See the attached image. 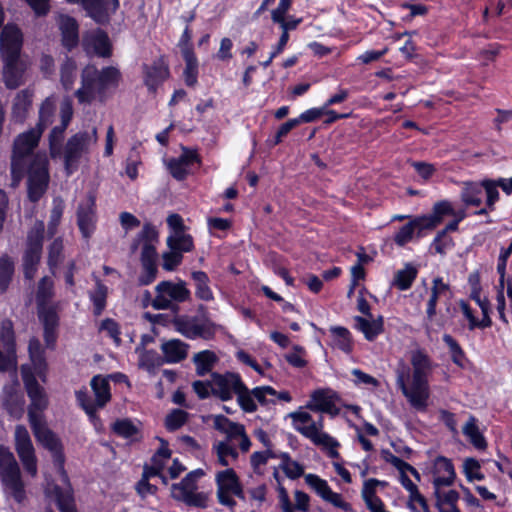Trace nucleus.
I'll list each match as a JSON object with an SVG mask.
<instances>
[{"label":"nucleus","instance_id":"nucleus-19","mask_svg":"<svg viewBox=\"0 0 512 512\" xmlns=\"http://www.w3.org/2000/svg\"><path fill=\"white\" fill-rule=\"evenodd\" d=\"M81 7L86 15L96 24L107 25L120 4L119 0H81Z\"/></svg>","mask_w":512,"mask_h":512},{"label":"nucleus","instance_id":"nucleus-30","mask_svg":"<svg viewBox=\"0 0 512 512\" xmlns=\"http://www.w3.org/2000/svg\"><path fill=\"white\" fill-rule=\"evenodd\" d=\"M185 68L183 70V79L187 87L194 88L198 84L199 62L194 51L187 49L182 55Z\"/></svg>","mask_w":512,"mask_h":512},{"label":"nucleus","instance_id":"nucleus-16","mask_svg":"<svg viewBox=\"0 0 512 512\" xmlns=\"http://www.w3.org/2000/svg\"><path fill=\"white\" fill-rule=\"evenodd\" d=\"M305 482L324 501L344 512H353L352 505L345 501L341 494L334 492L328 482L320 476L312 473L306 474Z\"/></svg>","mask_w":512,"mask_h":512},{"label":"nucleus","instance_id":"nucleus-26","mask_svg":"<svg viewBox=\"0 0 512 512\" xmlns=\"http://www.w3.org/2000/svg\"><path fill=\"white\" fill-rule=\"evenodd\" d=\"M355 328L361 331L368 341H374L384 332V317L379 315L376 319L369 320L365 317L355 316Z\"/></svg>","mask_w":512,"mask_h":512},{"label":"nucleus","instance_id":"nucleus-41","mask_svg":"<svg viewBox=\"0 0 512 512\" xmlns=\"http://www.w3.org/2000/svg\"><path fill=\"white\" fill-rule=\"evenodd\" d=\"M330 332L334 345L346 354L353 351V339L351 332L343 326H331Z\"/></svg>","mask_w":512,"mask_h":512},{"label":"nucleus","instance_id":"nucleus-27","mask_svg":"<svg viewBox=\"0 0 512 512\" xmlns=\"http://www.w3.org/2000/svg\"><path fill=\"white\" fill-rule=\"evenodd\" d=\"M188 344L179 339H171L161 345L166 363H179L188 355Z\"/></svg>","mask_w":512,"mask_h":512},{"label":"nucleus","instance_id":"nucleus-31","mask_svg":"<svg viewBox=\"0 0 512 512\" xmlns=\"http://www.w3.org/2000/svg\"><path fill=\"white\" fill-rule=\"evenodd\" d=\"M460 199L466 207H479L482 204V180L464 182Z\"/></svg>","mask_w":512,"mask_h":512},{"label":"nucleus","instance_id":"nucleus-33","mask_svg":"<svg viewBox=\"0 0 512 512\" xmlns=\"http://www.w3.org/2000/svg\"><path fill=\"white\" fill-rule=\"evenodd\" d=\"M191 279L194 282L196 298L206 302L214 300V294L209 285L210 278L206 272L201 270L192 271Z\"/></svg>","mask_w":512,"mask_h":512},{"label":"nucleus","instance_id":"nucleus-14","mask_svg":"<svg viewBox=\"0 0 512 512\" xmlns=\"http://www.w3.org/2000/svg\"><path fill=\"white\" fill-rule=\"evenodd\" d=\"M240 477L233 468L218 471L215 475L216 495L219 504L233 510L237 502L231 493L241 484Z\"/></svg>","mask_w":512,"mask_h":512},{"label":"nucleus","instance_id":"nucleus-48","mask_svg":"<svg viewBox=\"0 0 512 512\" xmlns=\"http://www.w3.org/2000/svg\"><path fill=\"white\" fill-rule=\"evenodd\" d=\"M67 127L57 125L52 128L49 134V153L52 159H56L62 155L64 133Z\"/></svg>","mask_w":512,"mask_h":512},{"label":"nucleus","instance_id":"nucleus-2","mask_svg":"<svg viewBox=\"0 0 512 512\" xmlns=\"http://www.w3.org/2000/svg\"><path fill=\"white\" fill-rule=\"evenodd\" d=\"M409 366L403 364L396 370V385L408 402L419 411L427 408L430 396L429 375L433 370V361L427 352L418 348L411 352Z\"/></svg>","mask_w":512,"mask_h":512},{"label":"nucleus","instance_id":"nucleus-60","mask_svg":"<svg viewBox=\"0 0 512 512\" xmlns=\"http://www.w3.org/2000/svg\"><path fill=\"white\" fill-rule=\"evenodd\" d=\"M53 114H54V105L49 99H46L45 101H43V103L40 106L39 120L36 124V128L41 129V131L43 132L45 130V128L47 127V125L51 123Z\"/></svg>","mask_w":512,"mask_h":512},{"label":"nucleus","instance_id":"nucleus-1","mask_svg":"<svg viewBox=\"0 0 512 512\" xmlns=\"http://www.w3.org/2000/svg\"><path fill=\"white\" fill-rule=\"evenodd\" d=\"M30 364H22L20 374L24 389L30 404L28 406V421L35 439L52 455L56 471L65 475V453L61 439L52 431L45 420L44 411L49 406V398L44 387L48 379V363L45 349L37 337H31L28 342Z\"/></svg>","mask_w":512,"mask_h":512},{"label":"nucleus","instance_id":"nucleus-4","mask_svg":"<svg viewBox=\"0 0 512 512\" xmlns=\"http://www.w3.org/2000/svg\"><path fill=\"white\" fill-rule=\"evenodd\" d=\"M22 35L18 28L5 27L0 38V56L3 62L2 80L9 90L25 82L27 63L21 58Z\"/></svg>","mask_w":512,"mask_h":512},{"label":"nucleus","instance_id":"nucleus-6","mask_svg":"<svg viewBox=\"0 0 512 512\" xmlns=\"http://www.w3.org/2000/svg\"><path fill=\"white\" fill-rule=\"evenodd\" d=\"M27 197L30 202L37 203L46 193L50 175L49 162L45 155H33L26 162Z\"/></svg>","mask_w":512,"mask_h":512},{"label":"nucleus","instance_id":"nucleus-3","mask_svg":"<svg viewBox=\"0 0 512 512\" xmlns=\"http://www.w3.org/2000/svg\"><path fill=\"white\" fill-rule=\"evenodd\" d=\"M121 77L117 67L105 66L98 69L95 64L89 63L81 70V86L75 91L74 96L79 104H91L96 99L104 102L108 91L119 86Z\"/></svg>","mask_w":512,"mask_h":512},{"label":"nucleus","instance_id":"nucleus-20","mask_svg":"<svg viewBox=\"0 0 512 512\" xmlns=\"http://www.w3.org/2000/svg\"><path fill=\"white\" fill-rule=\"evenodd\" d=\"M433 488L452 486L456 479L455 467L451 459L437 456L433 465Z\"/></svg>","mask_w":512,"mask_h":512},{"label":"nucleus","instance_id":"nucleus-15","mask_svg":"<svg viewBox=\"0 0 512 512\" xmlns=\"http://www.w3.org/2000/svg\"><path fill=\"white\" fill-rule=\"evenodd\" d=\"M76 218L82 237L86 240L90 239L96 230L98 219L96 194L94 192H88L85 201L78 205Z\"/></svg>","mask_w":512,"mask_h":512},{"label":"nucleus","instance_id":"nucleus-44","mask_svg":"<svg viewBox=\"0 0 512 512\" xmlns=\"http://www.w3.org/2000/svg\"><path fill=\"white\" fill-rule=\"evenodd\" d=\"M15 265L12 258L4 254L0 256V295L7 292L13 280Z\"/></svg>","mask_w":512,"mask_h":512},{"label":"nucleus","instance_id":"nucleus-21","mask_svg":"<svg viewBox=\"0 0 512 512\" xmlns=\"http://www.w3.org/2000/svg\"><path fill=\"white\" fill-rule=\"evenodd\" d=\"M423 230H428L425 222L421 216H415L399 228L394 234L393 241L398 247H404L412 241L415 234L418 238L422 237Z\"/></svg>","mask_w":512,"mask_h":512},{"label":"nucleus","instance_id":"nucleus-39","mask_svg":"<svg viewBox=\"0 0 512 512\" xmlns=\"http://www.w3.org/2000/svg\"><path fill=\"white\" fill-rule=\"evenodd\" d=\"M64 244L62 237H56L48 246V257H47V265L53 276L56 275V271L59 267V264L62 262L64 255Z\"/></svg>","mask_w":512,"mask_h":512},{"label":"nucleus","instance_id":"nucleus-42","mask_svg":"<svg viewBox=\"0 0 512 512\" xmlns=\"http://www.w3.org/2000/svg\"><path fill=\"white\" fill-rule=\"evenodd\" d=\"M55 295L54 281L49 276L42 277L37 285L36 290V306L43 307L51 305L50 301Z\"/></svg>","mask_w":512,"mask_h":512},{"label":"nucleus","instance_id":"nucleus-55","mask_svg":"<svg viewBox=\"0 0 512 512\" xmlns=\"http://www.w3.org/2000/svg\"><path fill=\"white\" fill-rule=\"evenodd\" d=\"M433 495L436 499L435 507L436 509L444 508V505H448L450 509L454 507H458L457 503L460 499V495L458 491L451 489L447 492H442L441 488H434Z\"/></svg>","mask_w":512,"mask_h":512},{"label":"nucleus","instance_id":"nucleus-23","mask_svg":"<svg viewBox=\"0 0 512 512\" xmlns=\"http://www.w3.org/2000/svg\"><path fill=\"white\" fill-rule=\"evenodd\" d=\"M305 407L310 411L327 413L332 416L339 413V408L335 405L332 397L328 396L323 389L313 391Z\"/></svg>","mask_w":512,"mask_h":512},{"label":"nucleus","instance_id":"nucleus-43","mask_svg":"<svg viewBox=\"0 0 512 512\" xmlns=\"http://www.w3.org/2000/svg\"><path fill=\"white\" fill-rule=\"evenodd\" d=\"M77 77V64L73 58L66 57L60 67V82L65 91L73 89Z\"/></svg>","mask_w":512,"mask_h":512},{"label":"nucleus","instance_id":"nucleus-28","mask_svg":"<svg viewBox=\"0 0 512 512\" xmlns=\"http://www.w3.org/2000/svg\"><path fill=\"white\" fill-rule=\"evenodd\" d=\"M0 480L12 498L19 504L26 499L25 485L21 478V471L9 473L1 476Z\"/></svg>","mask_w":512,"mask_h":512},{"label":"nucleus","instance_id":"nucleus-64","mask_svg":"<svg viewBox=\"0 0 512 512\" xmlns=\"http://www.w3.org/2000/svg\"><path fill=\"white\" fill-rule=\"evenodd\" d=\"M162 268L165 271H174L183 261V254L176 250L164 252L162 255Z\"/></svg>","mask_w":512,"mask_h":512},{"label":"nucleus","instance_id":"nucleus-24","mask_svg":"<svg viewBox=\"0 0 512 512\" xmlns=\"http://www.w3.org/2000/svg\"><path fill=\"white\" fill-rule=\"evenodd\" d=\"M25 399L24 395L14 387H8L4 391L3 407L5 411L14 419H21L24 414Z\"/></svg>","mask_w":512,"mask_h":512},{"label":"nucleus","instance_id":"nucleus-50","mask_svg":"<svg viewBox=\"0 0 512 512\" xmlns=\"http://www.w3.org/2000/svg\"><path fill=\"white\" fill-rule=\"evenodd\" d=\"M15 450L18 455L35 451L30 434L24 425L15 428Z\"/></svg>","mask_w":512,"mask_h":512},{"label":"nucleus","instance_id":"nucleus-59","mask_svg":"<svg viewBox=\"0 0 512 512\" xmlns=\"http://www.w3.org/2000/svg\"><path fill=\"white\" fill-rule=\"evenodd\" d=\"M463 467L464 474L469 482L474 480L481 481L485 478L484 474L480 471L481 465L475 458L465 459Z\"/></svg>","mask_w":512,"mask_h":512},{"label":"nucleus","instance_id":"nucleus-52","mask_svg":"<svg viewBox=\"0 0 512 512\" xmlns=\"http://www.w3.org/2000/svg\"><path fill=\"white\" fill-rule=\"evenodd\" d=\"M111 429L114 434L125 439H133L140 434L139 428L129 418L117 419Z\"/></svg>","mask_w":512,"mask_h":512},{"label":"nucleus","instance_id":"nucleus-51","mask_svg":"<svg viewBox=\"0 0 512 512\" xmlns=\"http://www.w3.org/2000/svg\"><path fill=\"white\" fill-rule=\"evenodd\" d=\"M213 450H215L217 454L218 464L227 467L229 466L228 458H232L236 461L239 457V453L237 449L230 445L227 441H220L213 445Z\"/></svg>","mask_w":512,"mask_h":512},{"label":"nucleus","instance_id":"nucleus-8","mask_svg":"<svg viewBox=\"0 0 512 512\" xmlns=\"http://www.w3.org/2000/svg\"><path fill=\"white\" fill-rule=\"evenodd\" d=\"M293 421L294 429L305 438L312 441L314 445L325 444L330 440V435L323 432L324 419L320 416L318 420H313L310 413L305 411H294L289 414Z\"/></svg>","mask_w":512,"mask_h":512},{"label":"nucleus","instance_id":"nucleus-5","mask_svg":"<svg viewBox=\"0 0 512 512\" xmlns=\"http://www.w3.org/2000/svg\"><path fill=\"white\" fill-rule=\"evenodd\" d=\"M41 129L32 128L19 134L13 143L11 156V178L13 185H18L26 173V162L34 155L42 135Z\"/></svg>","mask_w":512,"mask_h":512},{"label":"nucleus","instance_id":"nucleus-40","mask_svg":"<svg viewBox=\"0 0 512 512\" xmlns=\"http://www.w3.org/2000/svg\"><path fill=\"white\" fill-rule=\"evenodd\" d=\"M193 361L196 365V374L198 376H205L212 371L218 361V357L211 350H203L194 355Z\"/></svg>","mask_w":512,"mask_h":512},{"label":"nucleus","instance_id":"nucleus-11","mask_svg":"<svg viewBox=\"0 0 512 512\" xmlns=\"http://www.w3.org/2000/svg\"><path fill=\"white\" fill-rule=\"evenodd\" d=\"M81 47L85 55L89 58H110L113 55V45L108 33L96 28L85 32L82 35Z\"/></svg>","mask_w":512,"mask_h":512},{"label":"nucleus","instance_id":"nucleus-58","mask_svg":"<svg viewBox=\"0 0 512 512\" xmlns=\"http://www.w3.org/2000/svg\"><path fill=\"white\" fill-rule=\"evenodd\" d=\"M305 355V349L302 346L295 345L293 351L285 354L284 358L292 367L302 369L308 364Z\"/></svg>","mask_w":512,"mask_h":512},{"label":"nucleus","instance_id":"nucleus-32","mask_svg":"<svg viewBox=\"0 0 512 512\" xmlns=\"http://www.w3.org/2000/svg\"><path fill=\"white\" fill-rule=\"evenodd\" d=\"M108 287L97 277H95V287L89 291V299L93 305V315L99 317L107 306Z\"/></svg>","mask_w":512,"mask_h":512},{"label":"nucleus","instance_id":"nucleus-46","mask_svg":"<svg viewBox=\"0 0 512 512\" xmlns=\"http://www.w3.org/2000/svg\"><path fill=\"white\" fill-rule=\"evenodd\" d=\"M42 253L25 249L22 256L23 274L26 280H32L38 270Z\"/></svg>","mask_w":512,"mask_h":512},{"label":"nucleus","instance_id":"nucleus-7","mask_svg":"<svg viewBox=\"0 0 512 512\" xmlns=\"http://www.w3.org/2000/svg\"><path fill=\"white\" fill-rule=\"evenodd\" d=\"M155 290L157 294L151 303L155 310L170 309L177 314L178 303L186 302L191 298V292L183 280H179L177 283L163 280L156 285Z\"/></svg>","mask_w":512,"mask_h":512},{"label":"nucleus","instance_id":"nucleus-35","mask_svg":"<svg viewBox=\"0 0 512 512\" xmlns=\"http://www.w3.org/2000/svg\"><path fill=\"white\" fill-rule=\"evenodd\" d=\"M44 237L45 224L42 220H37L27 233L25 249L42 253Z\"/></svg>","mask_w":512,"mask_h":512},{"label":"nucleus","instance_id":"nucleus-18","mask_svg":"<svg viewBox=\"0 0 512 512\" xmlns=\"http://www.w3.org/2000/svg\"><path fill=\"white\" fill-rule=\"evenodd\" d=\"M213 396L221 401H229L233 398V394L238 391V383L243 382L239 373L235 372H211Z\"/></svg>","mask_w":512,"mask_h":512},{"label":"nucleus","instance_id":"nucleus-37","mask_svg":"<svg viewBox=\"0 0 512 512\" xmlns=\"http://www.w3.org/2000/svg\"><path fill=\"white\" fill-rule=\"evenodd\" d=\"M418 275V270L415 266L408 263L401 270H398L393 279V286H395L400 291H406L410 289L416 280Z\"/></svg>","mask_w":512,"mask_h":512},{"label":"nucleus","instance_id":"nucleus-47","mask_svg":"<svg viewBox=\"0 0 512 512\" xmlns=\"http://www.w3.org/2000/svg\"><path fill=\"white\" fill-rule=\"evenodd\" d=\"M57 310V304L37 307L38 318L43 328H58L60 323V317L58 315Z\"/></svg>","mask_w":512,"mask_h":512},{"label":"nucleus","instance_id":"nucleus-63","mask_svg":"<svg viewBox=\"0 0 512 512\" xmlns=\"http://www.w3.org/2000/svg\"><path fill=\"white\" fill-rule=\"evenodd\" d=\"M167 167L171 176L178 181L185 180L189 175L188 167H186L178 158H171Z\"/></svg>","mask_w":512,"mask_h":512},{"label":"nucleus","instance_id":"nucleus-57","mask_svg":"<svg viewBox=\"0 0 512 512\" xmlns=\"http://www.w3.org/2000/svg\"><path fill=\"white\" fill-rule=\"evenodd\" d=\"M189 413L182 409H173L165 417V428L169 432H174L186 424Z\"/></svg>","mask_w":512,"mask_h":512},{"label":"nucleus","instance_id":"nucleus-34","mask_svg":"<svg viewBox=\"0 0 512 512\" xmlns=\"http://www.w3.org/2000/svg\"><path fill=\"white\" fill-rule=\"evenodd\" d=\"M95 394V402L99 408H103L111 400V388L106 377L95 375L90 382Z\"/></svg>","mask_w":512,"mask_h":512},{"label":"nucleus","instance_id":"nucleus-53","mask_svg":"<svg viewBox=\"0 0 512 512\" xmlns=\"http://www.w3.org/2000/svg\"><path fill=\"white\" fill-rule=\"evenodd\" d=\"M442 340L449 349L452 362L458 367L464 368L466 354L459 342L450 334H444Z\"/></svg>","mask_w":512,"mask_h":512},{"label":"nucleus","instance_id":"nucleus-13","mask_svg":"<svg viewBox=\"0 0 512 512\" xmlns=\"http://www.w3.org/2000/svg\"><path fill=\"white\" fill-rule=\"evenodd\" d=\"M89 141L90 136L86 131L78 132L67 140L62 150L66 176H71L78 170L80 159L87 150Z\"/></svg>","mask_w":512,"mask_h":512},{"label":"nucleus","instance_id":"nucleus-12","mask_svg":"<svg viewBox=\"0 0 512 512\" xmlns=\"http://www.w3.org/2000/svg\"><path fill=\"white\" fill-rule=\"evenodd\" d=\"M172 324L177 332L185 338L195 340L202 338L211 340L215 337V325L212 322L197 323V317L176 314L172 319Z\"/></svg>","mask_w":512,"mask_h":512},{"label":"nucleus","instance_id":"nucleus-61","mask_svg":"<svg viewBox=\"0 0 512 512\" xmlns=\"http://www.w3.org/2000/svg\"><path fill=\"white\" fill-rule=\"evenodd\" d=\"M100 331H105L107 335L113 339L114 343L119 346L121 344V329L118 322L112 318H105L102 320L100 327Z\"/></svg>","mask_w":512,"mask_h":512},{"label":"nucleus","instance_id":"nucleus-25","mask_svg":"<svg viewBox=\"0 0 512 512\" xmlns=\"http://www.w3.org/2000/svg\"><path fill=\"white\" fill-rule=\"evenodd\" d=\"M61 44L69 52L79 44V24L74 17L66 16L61 24Z\"/></svg>","mask_w":512,"mask_h":512},{"label":"nucleus","instance_id":"nucleus-62","mask_svg":"<svg viewBox=\"0 0 512 512\" xmlns=\"http://www.w3.org/2000/svg\"><path fill=\"white\" fill-rule=\"evenodd\" d=\"M142 272L138 278V283L141 286H147L153 283L157 277L158 268L157 262L141 263Z\"/></svg>","mask_w":512,"mask_h":512},{"label":"nucleus","instance_id":"nucleus-22","mask_svg":"<svg viewBox=\"0 0 512 512\" xmlns=\"http://www.w3.org/2000/svg\"><path fill=\"white\" fill-rule=\"evenodd\" d=\"M34 93L31 89L25 88L19 91L14 97L11 116L15 123H24L32 106Z\"/></svg>","mask_w":512,"mask_h":512},{"label":"nucleus","instance_id":"nucleus-56","mask_svg":"<svg viewBox=\"0 0 512 512\" xmlns=\"http://www.w3.org/2000/svg\"><path fill=\"white\" fill-rule=\"evenodd\" d=\"M64 213V203L60 199L59 201H53V207L50 211V218L47 226V236L53 238L57 233L58 226L61 222Z\"/></svg>","mask_w":512,"mask_h":512},{"label":"nucleus","instance_id":"nucleus-45","mask_svg":"<svg viewBox=\"0 0 512 512\" xmlns=\"http://www.w3.org/2000/svg\"><path fill=\"white\" fill-rule=\"evenodd\" d=\"M167 246L181 254L191 252L195 247L193 237L185 232L171 234L167 238Z\"/></svg>","mask_w":512,"mask_h":512},{"label":"nucleus","instance_id":"nucleus-29","mask_svg":"<svg viewBox=\"0 0 512 512\" xmlns=\"http://www.w3.org/2000/svg\"><path fill=\"white\" fill-rule=\"evenodd\" d=\"M454 213V208L448 200H441L433 205L432 213L428 215H421L428 230L435 229L443 220L445 216H451Z\"/></svg>","mask_w":512,"mask_h":512},{"label":"nucleus","instance_id":"nucleus-38","mask_svg":"<svg viewBox=\"0 0 512 512\" xmlns=\"http://www.w3.org/2000/svg\"><path fill=\"white\" fill-rule=\"evenodd\" d=\"M463 433L469 438L470 443L478 450H485L488 446L486 438L480 432L477 419L470 416L463 427Z\"/></svg>","mask_w":512,"mask_h":512},{"label":"nucleus","instance_id":"nucleus-36","mask_svg":"<svg viewBox=\"0 0 512 512\" xmlns=\"http://www.w3.org/2000/svg\"><path fill=\"white\" fill-rule=\"evenodd\" d=\"M53 494L60 512H77L74 493L71 489H63L59 485H55Z\"/></svg>","mask_w":512,"mask_h":512},{"label":"nucleus","instance_id":"nucleus-10","mask_svg":"<svg viewBox=\"0 0 512 512\" xmlns=\"http://www.w3.org/2000/svg\"><path fill=\"white\" fill-rule=\"evenodd\" d=\"M17 363L16 336L11 319L0 324V372H6Z\"/></svg>","mask_w":512,"mask_h":512},{"label":"nucleus","instance_id":"nucleus-49","mask_svg":"<svg viewBox=\"0 0 512 512\" xmlns=\"http://www.w3.org/2000/svg\"><path fill=\"white\" fill-rule=\"evenodd\" d=\"M237 402L245 413H254L257 411V404L253 399L251 390L244 382L238 383V391H236Z\"/></svg>","mask_w":512,"mask_h":512},{"label":"nucleus","instance_id":"nucleus-54","mask_svg":"<svg viewBox=\"0 0 512 512\" xmlns=\"http://www.w3.org/2000/svg\"><path fill=\"white\" fill-rule=\"evenodd\" d=\"M19 470V465L10 449L0 445V477Z\"/></svg>","mask_w":512,"mask_h":512},{"label":"nucleus","instance_id":"nucleus-17","mask_svg":"<svg viewBox=\"0 0 512 512\" xmlns=\"http://www.w3.org/2000/svg\"><path fill=\"white\" fill-rule=\"evenodd\" d=\"M170 75L169 64L164 56L155 59L151 64L143 65V82L150 94L156 95L159 87Z\"/></svg>","mask_w":512,"mask_h":512},{"label":"nucleus","instance_id":"nucleus-9","mask_svg":"<svg viewBox=\"0 0 512 512\" xmlns=\"http://www.w3.org/2000/svg\"><path fill=\"white\" fill-rule=\"evenodd\" d=\"M197 489V481L187 474L180 482L171 485V497L189 507L206 508L208 495L205 492H198Z\"/></svg>","mask_w":512,"mask_h":512}]
</instances>
